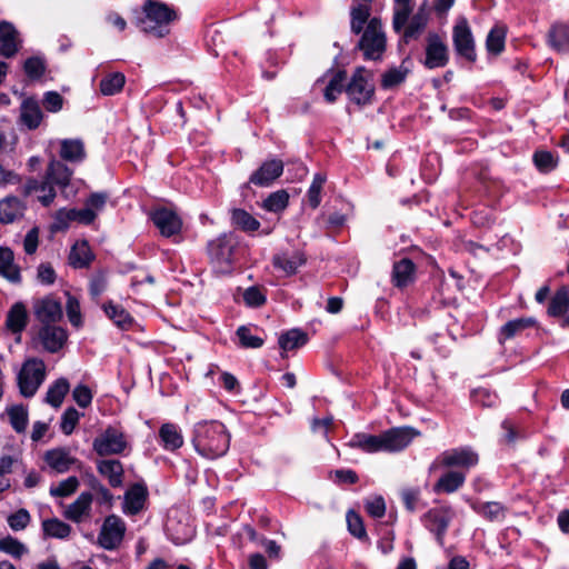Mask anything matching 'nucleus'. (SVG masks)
<instances>
[{"instance_id":"nucleus-1","label":"nucleus","mask_w":569,"mask_h":569,"mask_svg":"<svg viewBox=\"0 0 569 569\" xmlns=\"http://www.w3.org/2000/svg\"><path fill=\"white\" fill-rule=\"evenodd\" d=\"M192 443L200 456L216 459L228 451L230 435L220 421H201L194 426Z\"/></svg>"},{"instance_id":"nucleus-2","label":"nucleus","mask_w":569,"mask_h":569,"mask_svg":"<svg viewBox=\"0 0 569 569\" xmlns=\"http://www.w3.org/2000/svg\"><path fill=\"white\" fill-rule=\"evenodd\" d=\"M416 0H393L392 28L402 33L403 42L418 39L425 31L429 14L423 7L413 13Z\"/></svg>"},{"instance_id":"nucleus-3","label":"nucleus","mask_w":569,"mask_h":569,"mask_svg":"<svg viewBox=\"0 0 569 569\" xmlns=\"http://www.w3.org/2000/svg\"><path fill=\"white\" fill-rule=\"evenodd\" d=\"M144 17L137 21L140 29L157 38L169 33V24L177 19L176 11L158 0H146L142 6Z\"/></svg>"},{"instance_id":"nucleus-4","label":"nucleus","mask_w":569,"mask_h":569,"mask_svg":"<svg viewBox=\"0 0 569 569\" xmlns=\"http://www.w3.org/2000/svg\"><path fill=\"white\" fill-rule=\"evenodd\" d=\"M237 240L232 233H223L208 243V253L214 269L220 273L231 271L237 249Z\"/></svg>"},{"instance_id":"nucleus-5","label":"nucleus","mask_w":569,"mask_h":569,"mask_svg":"<svg viewBox=\"0 0 569 569\" xmlns=\"http://www.w3.org/2000/svg\"><path fill=\"white\" fill-rule=\"evenodd\" d=\"M359 49L363 51L366 59L371 60L379 59L386 50V36L379 18H372L368 22L359 41Z\"/></svg>"},{"instance_id":"nucleus-6","label":"nucleus","mask_w":569,"mask_h":569,"mask_svg":"<svg viewBox=\"0 0 569 569\" xmlns=\"http://www.w3.org/2000/svg\"><path fill=\"white\" fill-rule=\"evenodd\" d=\"M44 377L46 366L42 360L37 358L27 360L18 375L21 395L27 398L32 397L43 382Z\"/></svg>"},{"instance_id":"nucleus-7","label":"nucleus","mask_w":569,"mask_h":569,"mask_svg":"<svg viewBox=\"0 0 569 569\" xmlns=\"http://www.w3.org/2000/svg\"><path fill=\"white\" fill-rule=\"evenodd\" d=\"M349 99L358 106L369 104L375 94V87L370 83V74L362 67L356 69L350 82L346 87Z\"/></svg>"},{"instance_id":"nucleus-8","label":"nucleus","mask_w":569,"mask_h":569,"mask_svg":"<svg viewBox=\"0 0 569 569\" xmlns=\"http://www.w3.org/2000/svg\"><path fill=\"white\" fill-rule=\"evenodd\" d=\"M72 170L61 161L52 160L48 164L46 172V180L48 181V193L39 194L38 199L43 206H49L56 198L53 184L59 187H67L70 182Z\"/></svg>"},{"instance_id":"nucleus-9","label":"nucleus","mask_w":569,"mask_h":569,"mask_svg":"<svg viewBox=\"0 0 569 569\" xmlns=\"http://www.w3.org/2000/svg\"><path fill=\"white\" fill-rule=\"evenodd\" d=\"M453 517L455 512L449 506L435 507L422 517L425 527L436 536L440 546H443L446 531Z\"/></svg>"},{"instance_id":"nucleus-10","label":"nucleus","mask_w":569,"mask_h":569,"mask_svg":"<svg viewBox=\"0 0 569 569\" xmlns=\"http://www.w3.org/2000/svg\"><path fill=\"white\" fill-rule=\"evenodd\" d=\"M128 442L122 431L108 427L92 443L93 450L99 456L120 455L127 448Z\"/></svg>"},{"instance_id":"nucleus-11","label":"nucleus","mask_w":569,"mask_h":569,"mask_svg":"<svg viewBox=\"0 0 569 569\" xmlns=\"http://www.w3.org/2000/svg\"><path fill=\"white\" fill-rule=\"evenodd\" d=\"M126 529V523L120 517L116 515L108 516L98 536L99 545L107 550L118 548L123 540Z\"/></svg>"},{"instance_id":"nucleus-12","label":"nucleus","mask_w":569,"mask_h":569,"mask_svg":"<svg viewBox=\"0 0 569 569\" xmlns=\"http://www.w3.org/2000/svg\"><path fill=\"white\" fill-rule=\"evenodd\" d=\"M452 40L456 52L473 62L476 61L475 40L467 19H460L452 31Z\"/></svg>"},{"instance_id":"nucleus-13","label":"nucleus","mask_w":569,"mask_h":569,"mask_svg":"<svg viewBox=\"0 0 569 569\" xmlns=\"http://www.w3.org/2000/svg\"><path fill=\"white\" fill-rule=\"evenodd\" d=\"M449 61V50L445 40L437 33H429L423 64L428 69L443 68Z\"/></svg>"},{"instance_id":"nucleus-14","label":"nucleus","mask_w":569,"mask_h":569,"mask_svg":"<svg viewBox=\"0 0 569 569\" xmlns=\"http://www.w3.org/2000/svg\"><path fill=\"white\" fill-rule=\"evenodd\" d=\"M151 220L163 237H172L180 233L182 229L181 218L167 208L156 209L151 213Z\"/></svg>"},{"instance_id":"nucleus-15","label":"nucleus","mask_w":569,"mask_h":569,"mask_svg":"<svg viewBox=\"0 0 569 569\" xmlns=\"http://www.w3.org/2000/svg\"><path fill=\"white\" fill-rule=\"evenodd\" d=\"M417 432L411 428H392L380 435L382 451L395 452L406 448Z\"/></svg>"},{"instance_id":"nucleus-16","label":"nucleus","mask_w":569,"mask_h":569,"mask_svg":"<svg viewBox=\"0 0 569 569\" xmlns=\"http://www.w3.org/2000/svg\"><path fill=\"white\" fill-rule=\"evenodd\" d=\"M283 172V162L280 159L264 161L249 178V183L259 187H269Z\"/></svg>"},{"instance_id":"nucleus-17","label":"nucleus","mask_w":569,"mask_h":569,"mask_svg":"<svg viewBox=\"0 0 569 569\" xmlns=\"http://www.w3.org/2000/svg\"><path fill=\"white\" fill-rule=\"evenodd\" d=\"M33 312L36 318L43 323V326L56 323L62 318V307L60 302L51 297L37 300L33 303Z\"/></svg>"},{"instance_id":"nucleus-18","label":"nucleus","mask_w":569,"mask_h":569,"mask_svg":"<svg viewBox=\"0 0 569 569\" xmlns=\"http://www.w3.org/2000/svg\"><path fill=\"white\" fill-rule=\"evenodd\" d=\"M478 455L470 448L447 450L441 455V465L445 467H460L469 469L478 463Z\"/></svg>"},{"instance_id":"nucleus-19","label":"nucleus","mask_w":569,"mask_h":569,"mask_svg":"<svg viewBox=\"0 0 569 569\" xmlns=\"http://www.w3.org/2000/svg\"><path fill=\"white\" fill-rule=\"evenodd\" d=\"M92 493L82 492L76 501L70 503L63 511L66 519L80 523L91 517Z\"/></svg>"},{"instance_id":"nucleus-20","label":"nucleus","mask_w":569,"mask_h":569,"mask_svg":"<svg viewBox=\"0 0 569 569\" xmlns=\"http://www.w3.org/2000/svg\"><path fill=\"white\" fill-rule=\"evenodd\" d=\"M39 340L43 348L49 352L59 351L67 341V332L63 328L57 326H43L39 330Z\"/></svg>"},{"instance_id":"nucleus-21","label":"nucleus","mask_w":569,"mask_h":569,"mask_svg":"<svg viewBox=\"0 0 569 569\" xmlns=\"http://www.w3.org/2000/svg\"><path fill=\"white\" fill-rule=\"evenodd\" d=\"M0 53L6 58L13 57L20 47L19 32L14 26L8 21L0 22Z\"/></svg>"},{"instance_id":"nucleus-22","label":"nucleus","mask_w":569,"mask_h":569,"mask_svg":"<svg viewBox=\"0 0 569 569\" xmlns=\"http://www.w3.org/2000/svg\"><path fill=\"white\" fill-rule=\"evenodd\" d=\"M148 490L144 485H133L124 495L123 510L129 515L139 513L146 503Z\"/></svg>"},{"instance_id":"nucleus-23","label":"nucleus","mask_w":569,"mask_h":569,"mask_svg":"<svg viewBox=\"0 0 569 569\" xmlns=\"http://www.w3.org/2000/svg\"><path fill=\"white\" fill-rule=\"evenodd\" d=\"M44 461L56 472L63 473L77 462V459L70 455L69 450L57 448L46 452Z\"/></svg>"},{"instance_id":"nucleus-24","label":"nucleus","mask_w":569,"mask_h":569,"mask_svg":"<svg viewBox=\"0 0 569 569\" xmlns=\"http://www.w3.org/2000/svg\"><path fill=\"white\" fill-rule=\"evenodd\" d=\"M273 266L282 270L287 276L295 274L298 269L307 261L306 256L301 251L292 253L283 252L273 257Z\"/></svg>"},{"instance_id":"nucleus-25","label":"nucleus","mask_w":569,"mask_h":569,"mask_svg":"<svg viewBox=\"0 0 569 569\" xmlns=\"http://www.w3.org/2000/svg\"><path fill=\"white\" fill-rule=\"evenodd\" d=\"M99 473L106 477L111 487H121L123 482V466L119 460L107 459L98 462Z\"/></svg>"},{"instance_id":"nucleus-26","label":"nucleus","mask_w":569,"mask_h":569,"mask_svg":"<svg viewBox=\"0 0 569 569\" xmlns=\"http://www.w3.org/2000/svg\"><path fill=\"white\" fill-rule=\"evenodd\" d=\"M0 274L13 283L21 281L20 268L14 263L13 251L7 247H0Z\"/></svg>"},{"instance_id":"nucleus-27","label":"nucleus","mask_w":569,"mask_h":569,"mask_svg":"<svg viewBox=\"0 0 569 569\" xmlns=\"http://www.w3.org/2000/svg\"><path fill=\"white\" fill-rule=\"evenodd\" d=\"M416 267L410 259L403 258L393 264L392 281L396 287H407L415 280Z\"/></svg>"},{"instance_id":"nucleus-28","label":"nucleus","mask_w":569,"mask_h":569,"mask_svg":"<svg viewBox=\"0 0 569 569\" xmlns=\"http://www.w3.org/2000/svg\"><path fill=\"white\" fill-rule=\"evenodd\" d=\"M24 204L17 197H7L0 201V221L11 223L21 218Z\"/></svg>"},{"instance_id":"nucleus-29","label":"nucleus","mask_w":569,"mask_h":569,"mask_svg":"<svg viewBox=\"0 0 569 569\" xmlns=\"http://www.w3.org/2000/svg\"><path fill=\"white\" fill-rule=\"evenodd\" d=\"M28 312L22 302H16L8 311L6 326L13 333H20L27 326Z\"/></svg>"},{"instance_id":"nucleus-30","label":"nucleus","mask_w":569,"mask_h":569,"mask_svg":"<svg viewBox=\"0 0 569 569\" xmlns=\"http://www.w3.org/2000/svg\"><path fill=\"white\" fill-rule=\"evenodd\" d=\"M60 157L69 162H80L86 158L82 140L64 139L60 143Z\"/></svg>"},{"instance_id":"nucleus-31","label":"nucleus","mask_w":569,"mask_h":569,"mask_svg":"<svg viewBox=\"0 0 569 569\" xmlns=\"http://www.w3.org/2000/svg\"><path fill=\"white\" fill-rule=\"evenodd\" d=\"M94 256L86 240L78 241L71 248L69 262L73 268H86L93 260Z\"/></svg>"},{"instance_id":"nucleus-32","label":"nucleus","mask_w":569,"mask_h":569,"mask_svg":"<svg viewBox=\"0 0 569 569\" xmlns=\"http://www.w3.org/2000/svg\"><path fill=\"white\" fill-rule=\"evenodd\" d=\"M21 122L29 129L39 127L42 120V111L36 100L27 99L21 104Z\"/></svg>"},{"instance_id":"nucleus-33","label":"nucleus","mask_w":569,"mask_h":569,"mask_svg":"<svg viewBox=\"0 0 569 569\" xmlns=\"http://www.w3.org/2000/svg\"><path fill=\"white\" fill-rule=\"evenodd\" d=\"M465 479V473L460 471H449L437 481L433 490L436 492L452 493L463 485Z\"/></svg>"},{"instance_id":"nucleus-34","label":"nucleus","mask_w":569,"mask_h":569,"mask_svg":"<svg viewBox=\"0 0 569 569\" xmlns=\"http://www.w3.org/2000/svg\"><path fill=\"white\" fill-rule=\"evenodd\" d=\"M348 446L361 449L369 453L382 451L380 435L357 433L348 442Z\"/></svg>"},{"instance_id":"nucleus-35","label":"nucleus","mask_w":569,"mask_h":569,"mask_svg":"<svg viewBox=\"0 0 569 569\" xmlns=\"http://www.w3.org/2000/svg\"><path fill=\"white\" fill-rule=\"evenodd\" d=\"M159 437L167 450L179 449L183 445V437L173 423H164L159 430Z\"/></svg>"},{"instance_id":"nucleus-36","label":"nucleus","mask_w":569,"mask_h":569,"mask_svg":"<svg viewBox=\"0 0 569 569\" xmlns=\"http://www.w3.org/2000/svg\"><path fill=\"white\" fill-rule=\"evenodd\" d=\"M507 29L505 26H495L486 39V48L493 56L500 54L505 49Z\"/></svg>"},{"instance_id":"nucleus-37","label":"nucleus","mask_w":569,"mask_h":569,"mask_svg":"<svg viewBox=\"0 0 569 569\" xmlns=\"http://www.w3.org/2000/svg\"><path fill=\"white\" fill-rule=\"evenodd\" d=\"M44 537L66 539L70 536L72 528L58 518L46 519L42 521Z\"/></svg>"},{"instance_id":"nucleus-38","label":"nucleus","mask_w":569,"mask_h":569,"mask_svg":"<svg viewBox=\"0 0 569 569\" xmlns=\"http://www.w3.org/2000/svg\"><path fill=\"white\" fill-rule=\"evenodd\" d=\"M308 341V336L299 329H291L279 337V346L282 355L287 351L302 347Z\"/></svg>"},{"instance_id":"nucleus-39","label":"nucleus","mask_w":569,"mask_h":569,"mask_svg":"<svg viewBox=\"0 0 569 569\" xmlns=\"http://www.w3.org/2000/svg\"><path fill=\"white\" fill-rule=\"evenodd\" d=\"M231 222L233 226L244 232H253L260 228V222L248 211L243 209H233L231 212Z\"/></svg>"},{"instance_id":"nucleus-40","label":"nucleus","mask_w":569,"mask_h":569,"mask_svg":"<svg viewBox=\"0 0 569 569\" xmlns=\"http://www.w3.org/2000/svg\"><path fill=\"white\" fill-rule=\"evenodd\" d=\"M126 83V77L121 72L107 74L101 79L99 88L103 96H113L120 92Z\"/></svg>"},{"instance_id":"nucleus-41","label":"nucleus","mask_w":569,"mask_h":569,"mask_svg":"<svg viewBox=\"0 0 569 569\" xmlns=\"http://www.w3.org/2000/svg\"><path fill=\"white\" fill-rule=\"evenodd\" d=\"M569 309V290L567 287H561L556 295L552 297L548 313L551 317H561Z\"/></svg>"},{"instance_id":"nucleus-42","label":"nucleus","mask_w":569,"mask_h":569,"mask_svg":"<svg viewBox=\"0 0 569 569\" xmlns=\"http://www.w3.org/2000/svg\"><path fill=\"white\" fill-rule=\"evenodd\" d=\"M351 23L350 28L351 31L356 34L361 33L363 30L365 24L370 21V7L367 3H360L358 6L352 7L351 12Z\"/></svg>"},{"instance_id":"nucleus-43","label":"nucleus","mask_w":569,"mask_h":569,"mask_svg":"<svg viewBox=\"0 0 569 569\" xmlns=\"http://www.w3.org/2000/svg\"><path fill=\"white\" fill-rule=\"evenodd\" d=\"M472 508L490 521H501L506 517V508L496 501L473 505Z\"/></svg>"},{"instance_id":"nucleus-44","label":"nucleus","mask_w":569,"mask_h":569,"mask_svg":"<svg viewBox=\"0 0 569 569\" xmlns=\"http://www.w3.org/2000/svg\"><path fill=\"white\" fill-rule=\"evenodd\" d=\"M69 382L64 378L58 379L48 390L46 401L54 408L61 406L69 391Z\"/></svg>"},{"instance_id":"nucleus-45","label":"nucleus","mask_w":569,"mask_h":569,"mask_svg":"<svg viewBox=\"0 0 569 569\" xmlns=\"http://www.w3.org/2000/svg\"><path fill=\"white\" fill-rule=\"evenodd\" d=\"M550 46L561 51L566 48L569 41V30L565 23H556L551 27L548 34Z\"/></svg>"},{"instance_id":"nucleus-46","label":"nucleus","mask_w":569,"mask_h":569,"mask_svg":"<svg viewBox=\"0 0 569 569\" xmlns=\"http://www.w3.org/2000/svg\"><path fill=\"white\" fill-rule=\"evenodd\" d=\"M7 415L9 417L10 423L12 428L17 432H23L28 425V410L22 405H14L7 409Z\"/></svg>"},{"instance_id":"nucleus-47","label":"nucleus","mask_w":569,"mask_h":569,"mask_svg":"<svg viewBox=\"0 0 569 569\" xmlns=\"http://www.w3.org/2000/svg\"><path fill=\"white\" fill-rule=\"evenodd\" d=\"M107 316L121 329H128L132 323L130 315L121 307L109 302L104 305Z\"/></svg>"},{"instance_id":"nucleus-48","label":"nucleus","mask_w":569,"mask_h":569,"mask_svg":"<svg viewBox=\"0 0 569 569\" xmlns=\"http://www.w3.org/2000/svg\"><path fill=\"white\" fill-rule=\"evenodd\" d=\"M289 203V194L286 190H278L268 196L262 208L270 212L283 211Z\"/></svg>"},{"instance_id":"nucleus-49","label":"nucleus","mask_w":569,"mask_h":569,"mask_svg":"<svg viewBox=\"0 0 569 569\" xmlns=\"http://www.w3.org/2000/svg\"><path fill=\"white\" fill-rule=\"evenodd\" d=\"M535 325L532 318H519L507 322L500 330V340L511 339L518 332Z\"/></svg>"},{"instance_id":"nucleus-50","label":"nucleus","mask_w":569,"mask_h":569,"mask_svg":"<svg viewBox=\"0 0 569 569\" xmlns=\"http://www.w3.org/2000/svg\"><path fill=\"white\" fill-rule=\"evenodd\" d=\"M409 73V69L402 64L397 68H391L382 74L381 86L385 89H390L402 83Z\"/></svg>"},{"instance_id":"nucleus-51","label":"nucleus","mask_w":569,"mask_h":569,"mask_svg":"<svg viewBox=\"0 0 569 569\" xmlns=\"http://www.w3.org/2000/svg\"><path fill=\"white\" fill-rule=\"evenodd\" d=\"M346 72L339 71L337 72L329 81L325 89V99L332 103L337 100L338 94H340L345 88Z\"/></svg>"},{"instance_id":"nucleus-52","label":"nucleus","mask_w":569,"mask_h":569,"mask_svg":"<svg viewBox=\"0 0 569 569\" xmlns=\"http://www.w3.org/2000/svg\"><path fill=\"white\" fill-rule=\"evenodd\" d=\"M0 550L18 559L28 552V548L11 536L0 539Z\"/></svg>"},{"instance_id":"nucleus-53","label":"nucleus","mask_w":569,"mask_h":569,"mask_svg":"<svg viewBox=\"0 0 569 569\" xmlns=\"http://www.w3.org/2000/svg\"><path fill=\"white\" fill-rule=\"evenodd\" d=\"M533 162L541 172H549L558 164V157L550 151L539 150L533 154Z\"/></svg>"},{"instance_id":"nucleus-54","label":"nucleus","mask_w":569,"mask_h":569,"mask_svg":"<svg viewBox=\"0 0 569 569\" xmlns=\"http://www.w3.org/2000/svg\"><path fill=\"white\" fill-rule=\"evenodd\" d=\"M326 176L322 173H317L313 177V180L307 193L308 202L312 209H316L320 204V194L326 182Z\"/></svg>"},{"instance_id":"nucleus-55","label":"nucleus","mask_w":569,"mask_h":569,"mask_svg":"<svg viewBox=\"0 0 569 569\" xmlns=\"http://www.w3.org/2000/svg\"><path fill=\"white\" fill-rule=\"evenodd\" d=\"M347 525L349 532L353 537L360 540L367 539V531L365 529L363 521L360 515H358L353 510H349L347 512Z\"/></svg>"},{"instance_id":"nucleus-56","label":"nucleus","mask_w":569,"mask_h":569,"mask_svg":"<svg viewBox=\"0 0 569 569\" xmlns=\"http://www.w3.org/2000/svg\"><path fill=\"white\" fill-rule=\"evenodd\" d=\"M237 337L239 338L240 345L243 348H252L257 349L260 348L264 340L258 336H253L251 333L250 328L247 326H241L237 329Z\"/></svg>"},{"instance_id":"nucleus-57","label":"nucleus","mask_w":569,"mask_h":569,"mask_svg":"<svg viewBox=\"0 0 569 569\" xmlns=\"http://www.w3.org/2000/svg\"><path fill=\"white\" fill-rule=\"evenodd\" d=\"M79 487V480L77 477L71 476L61 482L57 487L50 489V495L53 497H68L76 492Z\"/></svg>"},{"instance_id":"nucleus-58","label":"nucleus","mask_w":569,"mask_h":569,"mask_svg":"<svg viewBox=\"0 0 569 569\" xmlns=\"http://www.w3.org/2000/svg\"><path fill=\"white\" fill-rule=\"evenodd\" d=\"M30 513L26 509H19L17 512L10 515L7 519L9 527L13 531H20L27 528L30 522Z\"/></svg>"},{"instance_id":"nucleus-59","label":"nucleus","mask_w":569,"mask_h":569,"mask_svg":"<svg viewBox=\"0 0 569 569\" xmlns=\"http://www.w3.org/2000/svg\"><path fill=\"white\" fill-rule=\"evenodd\" d=\"M67 303H66V309H67V316L70 320V322L78 327L80 326L81 323V312H80V303L78 301V299L73 296H71L70 293H67Z\"/></svg>"},{"instance_id":"nucleus-60","label":"nucleus","mask_w":569,"mask_h":569,"mask_svg":"<svg viewBox=\"0 0 569 569\" xmlns=\"http://www.w3.org/2000/svg\"><path fill=\"white\" fill-rule=\"evenodd\" d=\"M79 412L74 408H68L62 415L61 430L66 435H70L79 420Z\"/></svg>"},{"instance_id":"nucleus-61","label":"nucleus","mask_w":569,"mask_h":569,"mask_svg":"<svg viewBox=\"0 0 569 569\" xmlns=\"http://www.w3.org/2000/svg\"><path fill=\"white\" fill-rule=\"evenodd\" d=\"M108 194L106 192H93L86 200L84 204L98 216L101 212L107 203Z\"/></svg>"},{"instance_id":"nucleus-62","label":"nucleus","mask_w":569,"mask_h":569,"mask_svg":"<svg viewBox=\"0 0 569 569\" xmlns=\"http://www.w3.org/2000/svg\"><path fill=\"white\" fill-rule=\"evenodd\" d=\"M24 71L31 78H40L44 72V62L38 57L26 60Z\"/></svg>"},{"instance_id":"nucleus-63","label":"nucleus","mask_w":569,"mask_h":569,"mask_svg":"<svg viewBox=\"0 0 569 569\" xmlns=\"http://www.w3.org/2000/svg\"><path fill=\"white\" fill-rule=\"evenodd\" d=\"M72 397L81 408H87L92 401V393L84 385L77 386L72 391Z\"/></svg>"},{"instance_id":"nucleus-64","label":"nucleus","mask_w":569,"mask_h":569,"mask_svg":"<svg viewBox=\"0 0 569 569\" xmlns=\"http://www.w3.org/2000/svg\"><path fill=\"white\" fill-rule=\"evenodd\" d=\"M243 300L249 307H260L264 303L266 297L257 287H250L244 291Z\"/></svg>"}]
</instances>
